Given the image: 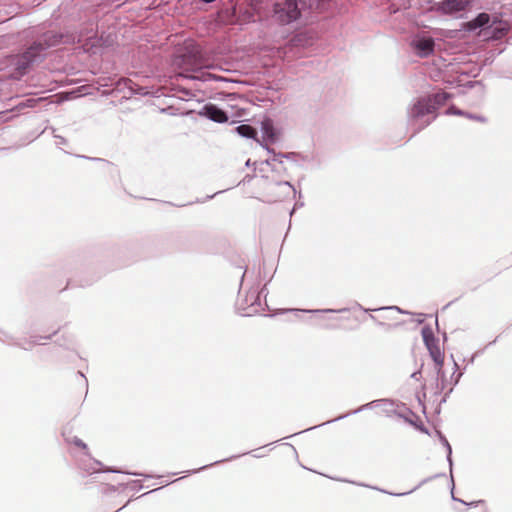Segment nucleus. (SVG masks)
Instances as JSON below:
<instances>
[{
    "label": "nucleus",
    "instance_id": "obj_4",
    "mask_svg": "<svg viewBox=\"0 0 512 512\" xmlns=\"http://www.w3.org/2000/svg\"><path fill=\"white\" fill-rule=\"evenodd\" d=\"M411 46L420 57H427L434 51L435 42L431 37L417 36L412 42Z\"/></svg>",
    "mask_w": 512,
    "mask_h": 512
},
{
    "label": "nucleus",
    "instance_id": "obj_5",
    "mask_svg": "<svg viewBox=\"0 0 512 512\" xmlns=\"http://www.w3.org/2000/svg\"><path fill=\"white\" fill-rule=\"evenodd\" d=\"M421 335L429 352H440L442 348L441 340L435 335L431 327H423L421 330Z\"/></svg>",
    "mask_w": 512,
    "mask_h": 512
},
{
    "label": "nucleus",
    "instance_id": "obj_16",
    "mask_svg": "<svg viewBox=\"0 0 512 512\" xmlns=\"http://www.w3.org/2000/svg\"><path fill=\"white\" fill-rule=\"evenodd\" d=\"M447 113L448 114H456V115H460L461 114V112L459 110H457L455 107H450L447 110Z\"/></svg>",
    "mask_w": 512,
    "mask_h": 512
},
{
    "label": "nucleus",
    "instance_id": "obj_11",
    "mask_svg": "<svg viewBox=\"0 0 512 512\" xmlns=\"http://www.w3.org/2000/svg\"><path fill=\"white\" fill-rule=\"evenodd\" d=\"M236 131L239 135L246 137V138L255 139L257 136L256 129L247 124H243V125L236 127Z\"/></svg>",
    "mask_w": 512,
    "mask_h": 512
},
{
    "label": "nucleus",
    "instance_id": "obj_8",
    "mask_svg": "<svg viewBox=\"0 0 512 512\" xmlns=\"http://www.w3.org/2000/svg\"><path fill=\"white\" fill-rule=\"evenodd\" d=\"M436 106L433 104L431 98H423L417 102L413 108V114L416 117L423 116L425 114H431L436 111Z\"/></svg>",
    "mask_w": 512,
    "mask_h": 512
},
{
    "label": "nucleus",
    "instance_id": "obj_14",
    "mask_svg": "<svg viewBox=\"0 0 512 512\" xmlns=\"http://www.w3.org/2000/svg\"><path fill=\"white\" fill-rule=\"evenodd\" d=\"M449 98V95L447 93H436L431 97L433 104L436 106V108L439 105H442L446 102V100Z\"/></svg>",
    "mask_w": 512,
    "mask_h": 512
},
{
    "label": "nucleus",
    "instance_id": "obj_3",
    "mask_svg": "<svg viewBox=\"0 0 512 512\" xmlns=\"http://www.w3.org/2000/svg\"><path fill=\"white\" fill-rule=\"evenodd\" d=\"M429 357L434 362L435 369L442 379H446L448 372L453 373L455 371L456 362L452 358V354L450 355L449 362L447 363L450 369L445 368L446 354H429Z\"/></svg>",
    "mask_w": 512,
    "mask_h": 512
},
{
    "label": "nucleus",
    "instance_id": "obj_7",
    "mask_svg": "<svg viewBox=\"0 0 512 512\" xmlns=\"http://www.w3.org/2000/svg\"><path fill=\"white\" fill-rule=\"evenodd\" d=\"M470 3V0H444L440 3V10L447 14L463 11Z\"/></svg>",
    "mask_w": 512,
    "mask_h": 512
},
{
    "label": "nucleus",
    "instance_id": "obj_10",
    "mask_svg": "<svg viewBox=\"0 0 512 512\" xmlns=\"http://www.w3.org/2000/svg\"><path fill=\"white\" fill-rule=\"evenodd\" d=\"M91 32L92 35L87 36L85 39H83V35H79L78 37V43H82V48L86 52H90L91 49L95 46V42L97 41L93 30H91Z\"/></svg>",
    "mask_w": 512,
    "mask_h": 512
},
{
    "label": "nucleus",
    "instance_id": "obj_9",
    "mask_svg": "<svg viewBox=\"0 0 512 512\" xmlns=\"http://www.w3.org/2000/svg\"><path fill=\"white\" fill-rule=\"evenodd\" d=\"M262 131L264 134V137L271 142H274L277 139V133L276 130L273 127V124L270 120H264L262 122Z\"/></svg>",
    "mask_w": 512,
    "mask_h": 512
},
{
    "label": "nucleus",
    "instance_id": "obj_6",
    "mask_svg": "<svg viewBox=\"0 0 512 512\" xmlns=\"http://www.w3.org/2000/svg\"><path fill=\"white\" fill-rule=\"evenodd\" d=\"M202 114L217 123H225L229 119L223 110L213 104L205 105Z\"/></svg>",
    "mask_w": 512,
    "mask_h": 512
},
{
    "label": "nucleus",
    "instance_id": "obj_13",
    "mask_svg": "<svg viewBox=\"0 0 512 512\" xmlns=\"http://www.w3.org/2000/svg\"><path fill=\"white\" fill-rule=\"evenodd\" d=\"M68 443L76 447L77 449L83 451L85 455H89L87 445L78 437L73 436L67 439Z\"/></svg>",
    "mask_w": 512,
    "mask_h": 512
},
{
    "label": "nucleus",
    "instance_id": "obj_15",
    "mask_svg": "<svg viewBox=\"0 0 512 512\" xmlns=\"http://www.w3.org/2000/svg\"><path fill=\"white\" fill-rule=\"evenodd\" d=\"M193 78L200 79L202 81H208V80L214 79L215 77H214V75H212L210 73L202 72L201 75L193 76Z\"/></svg>",
    "mask_w": 512,
    "mask_h": 512
},
{
    "label": "nucleus",
    "instance_id": "obj_1",
    "mask_svg": "<svg viewBox=\"0 0 512 512\" xmlns=\"http://www.w3.org/2000/svg\"><path fill=\"white\" fill-rule=\"evenodd\" d=\"M75 39L71 35L57 34L49 32L44 36V43L40 42L30 47L22 56V58L29 63L37 56L38 52L52 46H56L59 43H74Z\"/></svg>",
    "mask_w": 512,
    "mask_h": 512
},
{
    "label": "nucleus",
    "instance_id": "obj_17",
    "mask_svg": "<svg viewBox=\"0 0 512 512\" xmlns=\"http://www.w3.org/2000/svg\"><path fill=\"white\" fill-rule=\"evenodd\" d=\"M237 116L241 117V116H243V114L242 113H237Z\"/></svg>",
    "mask_w": 512,
    "mask_h": 512
},
{
    "label": "nucleus",
    "instance_id": "obj_2",
    "mask_svg": "<svg viewBox=\"0 0 512 512\" xmlns=\"http://www.w3.org/2000/svg\"><path fill=\"white\" fill-rule=\"evenodd\" d=\"M274 18L281 24H289L300 17V9L296 0H284L274 5Z\"/></svg>",
    "mask_w": 512,
    "mask_h": 512
},
{
    "label": "nucleus",
    "instance_id": "obj_12",
    "mask_svg": "<svg viewBox=\"0 0 512 512\" xmlns=\"http://www.w3.org/2000/svg\"><path fill=\"white\" fill-rule=\"evenodd\" d=\"M490 16L487 13L479 14L473 21L470 22L471 28H478L488 24Z\"/></svg>",
    "mask_w": 512,
    "mask_h": 512
}]
</instances>
